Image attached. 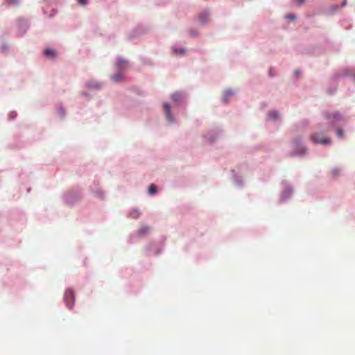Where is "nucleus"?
Returning a JSON list of instances; mask_svg holds the SVG:
<instances>
[{"mask_svg":"<svg viewBox=\"0 0 355 355\" xmlns=\"http://www.w3.org/2000/svg\"><path fill=\"white\" fill-rule=\"evenodd\" d=\"M310 139L315 144H320L322 145L329 144L331 140L329 137L326 136L323 132H315L310 136Z\"/></svg>","mask_w":355,"mask_h":355,"instance_id":"nucleus-1","label":"nucleus"},{"mask_svg":"<svg viewBox=\"0 0 355 355\" xmlns=\"http://www.w3.org/2000/svg\"><path fill=\"white\" fill-rule=\"evenodd\" d=\"M128 66V62L125 60H120L116 63V67L119 70V72L112 76V80L114 82H120L123 78V73L121 71L123 69L126 68Z\"/></svg>","mask_w":355,"mask_h":355,"instance_id":"nucleus-2","label":"nucleus"},{"mask_svg":"<svg viewBox=\"0 0 355 355\" xmlns=\"http://www.w3.org/2000/svg\"><path fill=\"white\" fill-rule=\"evenodd\" d=\"M64 299L69 309H71L75 302V295L73 290L69 288L65 291Z\"/></svg>","mask_w":355,"mask_h":355,"instance_id":"nucleus-3","label":"nucleus"},{"mask_svg":"<svg viewBox=\"0 0 355 355\" xmlns=\"http://www.w3.org/2000/svg\"><path fill=\"white\" fill-rule=\"evenodd\" d=\"M164 110L165 115H166L167 120L168 121H170L171 123H173L174 121V120L172 116L170 105L168 103H166L164 104Z\"/></svg>","mask_w":355,"mask_h":355,"instance_id":"nucleus-4","label":"nucleus"},{"mask_svg":"<svg viewBox=\"0 0 355 355\" xmlns=\"http://www.w3.org/2000/svg\"><path fill=\"white\" fill-rule=\"evenodd\" d=\"M209 19V14L207 12H202L198 16V20L200 23L205 24L208 21Z\"/></svg>","mask_w":355,"mask_h":355,"instance_id":"nucleus-5","label":"nucleus"},{"mask_svg":"<svg viewBox=\"0 0 355 355\" xmlns=\"http://www.w3.org/2000/svg\"><path fill=\"white\" fill-rule=\"evenodd\" d=\"M44 53L46 57H49L51 58H53L56 55L55 51L53 49H45L44 51Z\"/></svg>","mask_w":355,"mask_h":355,"instance_id":"nucleus-6","label":"nucleus"},{"mask_svg":"<svg viewBox=\"0 0 355 355\" xmlns=\"http://www.w3.org/2000/svg\"><path fill=\"white\" fill-rule=\"evenodd\" d=\"M182 95L181 93H179V92H175L174 93L172 96H171V98L173 101L175 102H180L182 100Z\"/></svg>","mask_w":355,"mask_h":355,"instance_id":"nucleus-7","label":"nucleus"},{"mask_svg":"<svg viewBox=\"0 0 355 355\" xmlns=\"http://www.w3.org/2000/svg\"><path fill=\"white\" fill-rule=\"evenodd\" d=\"M149 230L150 227L148 226H143L139 230L138 234L139 236H144L146 234H147L149 232Z\"/></svg>","mask_w":355,"mask_h":355,"instance_id":"nucleus-8","label":"nucleus"},{"mask_svg":"<svg viewBox=\"0 0 355 355\" xmlns=\"http://www.w3.org/2000/svg\"><path fill=\"white\" fill-rule=\"evenodd\" d=\"M268 118L272 120H275L278 118V113L276 111H272L268 113Z\"/></svg>","mask_w":355,"mask_h":355,"instance_id":"nucleus-9","label":"nucleus"},{"mask_svg":"<svg viewBox=\"0 0 355 355\" xmlns=\"http://www.w3.org/2000/svg\"><path fill=\"white\" fill-rule=\"evenodd\" d=\"M157 192V187L155 184H151L148 188V193L153 195Z\"/></svg>","mask_w":355,"mask_h":355,"instance_id":"nucleus-10","label":"nucleus"},{"mask_svg":"<svg viewBox=\"0 0 355 355\" xmlns=\"http://www.w3.org/2000/svg\"><path fill=\"white\" fill-rule=\"evenodd\" d=\"M0 49L2 52H7L9 49V46L7 43H3L1 44Z\"/></svg>","mask_w":355,"mask_h":355,"instance_id":"nucleus-11","label":"nucleus"},{"mask_svg":"<svg viewBox=\"0 0 355 355\" xmlns=\"http://www.w3.org/2000/svg\"><path fill=\"white\" fill-rule=\"evenodd\" d=\"M331 174L333 177H337L340 175V170L338 168H334L331 171Z\"/></svg>","mask_w":355,"mask_h":355,"instance_id":"nucleus-12","label":"nucleus"},{"mask_svg":"<svg viewBox=\"0 0 355 355\" xmlns=\"http://www.w3.org/2000/svg\"><path fill=\"white\" fill-rule=\"evenodd\" d=\"M286 17L288 20H295L296 18V16L294 14H288L286 15Z\"/></svg>","mask_w":355,"mask_h":355,"instance_id":"nucleus-13","label":"nucleus"},{"mask_svg":"<svg viewBox=\"0 0 355 355\" xmlns=\"http://www.w3.org/2000/svg\"><path fill=\"white\" fill-rule=\"evenodd\" d=\"M337 135L338 137L342 138L343 137V131L341 129L337 130Z\"/></svg>","mask_w":355,"mask_h":355,"instance_id":"nucleus-14","label":"nucleus"},{"mask_svg":"<svg viewBox=\"0 0 355 355\" xmlns=\"http://www.w3.org/2000/svg\"><path fill=\"white\" fill-rule=\"evenodd\" d=\"M78 1L82 6H86L87 4V0H78Z\"/></svg>","mask_w":355,"mask_h":355,"instance_id":"nucleus-15","label":"nucleus"},{"mask_svg":"<svg viewBox=\"0 0 355 355\" xmlns=\"http://www.w3.org/2000/svg\"><path fill=\"white\" fill-rule=\"evenodd\" d=\"M300 143V139H296L293 141V144L295 145V147H297Z\"/></svg>","mask_w":355,"mask_h":355,"instance_id":"nucleus-16","label":"nucleus"},{"mask_svg":"<svg viewBox=\"0 0 355 355\" xmlns=\"http://www.w3.org/2000/svg\"><path fill=\"white\" fill-rule=\"evenodd\" d=\"M7 1L10 4H17L18 3V0H7Z\"/></svg>","mask_w":355,"mask_h":355,"instance_id":"nucleus-17","label":"nucleus"},{"mask_svg":"<svg viewBox=\"0 0 355 355\" xmlns=\"http://www.w3.org/2000/svg\"><path fill=\"white\" fill-rule=\"evenodd\" d=\"M298 5H302L304 3L305 0H295Z\"/></svg>","mask_w":355,"mask_h":355,"instance_id":"nucleus-18","label":"nucleus"},{"mask_svg":"<svg viewBox=\"0 0 355 355\" xmlns=\"http://www.w3.org/2000/svg\"><path fill=\"white\" fill-rule=\"evenodd\" d=\"M133 218H137L139 215L137 212H134L131 214Z\"/></svg>","mask_w":355,"mask_h":355,"instance_id":"nucleus-19","label":"nucleus"},{"mask_svg":"<svg viewBox=\"0 0 355 355\" xmlns=\"http://www.w3.org/2000/svg\"><path fill=\"white\" fill-rule=\"evenodd\" d=\"M305 152H306V149H305V148H304V147H302V148H300V153H305Z\"/></svg>","mask_w":355,"mask_h":355,"instance_id":"nucleus-20","label":"nucleus"},{"mask_svg":"<svg viewBox=\"0 0 355 355\" xmlns=\"http://www.w3.org/2000/svg\"><path fill=\"white\" fill-rule=\"evenodd\" d=\"M184 49H181L179 50L178 53L182 55V54H184Z\"/></svg>","mask_w":355,"mask_h":355,"instance_id":"nucleus-21","label":"nucleus"},{"mask_svg":"<svg viewBox=\"0 0 355 355\" xmlns=\"http://www.w3.org/2000/svg\"><path fill=\"white\" fill-rule=\"evenodd\" d=\"M347 0H344L343 3L341 5V7H343L346 4Z\"/></svg>","mask_w":355,"mask_h":355,"instance_id":"nucleus-22","label":"nucleus"},{"mask_svg":"<svg viewBox=\"0 0 355 355\" xmlns=\"http://www.w3.org/2000/svg\"><path fill=\"white\" fill-rule=\"evenodd\" d=\"M338 116H338V115H337V114L334 115V118H338Z\"/></svg>","mask_w":355,"mask_h":355,"instance_id":"nucleus-23","label":"nucleus"},{"mask_svg":"<svg viewBox=\"0 0 355 355\" xmlns=\"http://www.w3.org/2000/svg\"><path fill=\"white\" fill-rule=\"evenodd\" d=\"M227 95H230V94H232V93L231 92H227Z\"/></svg>","mask_w":355,"mask_h":355,"instance_id":"nucleus-24","label":"nucleus"}]
</instances>
